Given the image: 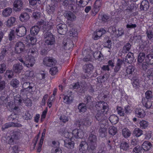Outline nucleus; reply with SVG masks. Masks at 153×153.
I'll return each mask as SVG.
<instances>
[{"label": "nucleus", "mask_w": 153, "mask_h": 153, "mask_svg": "<svg viewBox=\"0 0 153 153\" xmlns=\"http://www.w3.org/2000/svg\"><path fill=\"white\" fill-rule=\"evenodd\" d=\"M118 114L121 116L124 115V112L123 109L121 107H118L117 108Z\"/></svg>", "instance_id": "obj_56"}, {"label": "nucleus", "mask_w": 153, "mask_h": 153, "mask_svg": "<svg viewBox=\"0 0 153 153\" xmlns=\"http://www.w3.org/2000/svg\"><path fill=\"white\" fill-rule=\"evenodd\" d=\"M19 84V81L16 79H13L10 82L11 85L14 88L17 87Z\"/></svg>", "instance_id": "obj_51"}, {"label": "nucleus", "mask_w": 153, "mask_h": 153, "mask_svg": "<svg viewBox=\"0 0 153 153\" xmlns=\"http://www.w3.org/2000/svg\"><path fill=\"white\" fill-rule=\"evenodd\" d=\"M21 136V134L18 132H15L13 133L7 138L8 142L9 144H12Z\"/></svg>", "instance_id": "obj_7"}, {"label": "nucleus", "mask_w": 153, "mask_h": 153, "mask_svg": "<svg viewBox=\"0 0 153 153\" xmlns=\"http://www.w3.org/2000/svg\"><path fill=\"white\" fill-rule=\"evenodd\" d=\"M145 59H146L145 53L143 52L140 53L138 56L137 62L139 64L141 63L144 61Z\"/></svg>", "instance_id": "obj_35"}, {"label": "nucleus", "mask_w": 153, "mask_h": 153, "mask_svg": "<svg viewBox=\"0 0 153 153\" xmlns=\"http://www.w3.org/2000/svg\"><path fill=\"white\" fill-rule=\"evenodd\" d=\"M146 34L147 37L150 39H151L153 37L152 31L151 30H147Z\"/></svg>", "instance_id": "obj_60"}, {"label": "nucleus", "mask_w": 153, "mask_h": 153, "mask_svg": "<svg viewBox=\"0 0 153 153\" xmlns=\"http://www.w3.org/2000/svg\"><path fill=\"white\" fill-rule=\"evenodd\" d=\"M14 99L15 102L17 103H18L19 104H20V103L22 102V100L20 99V95H19L14 97Z\"/></svg>", "instance_id": "obj_62"}, {"label": "nucleus", "mask_w": 153, "mask_h": 153, "mask_svg": "<svg viewBox=\"0 0 153 153\" xmlns=\"http://www.w3.org/2000/svg\"><path fill=\"white\" fill-rule=\"evenodd\" d=\"M45 65L51 67L55 65L57 63L56 61L52 58H47L45 59L43 61Z\"/></svg>", "instance_id": "obj_15"}, {"label": "nucleus", "mask_w": 153, "mask_h": 153, "mask_svg": "<svg viewBox=\"0 0 153 153\" xmlns=\"http://www.w3.org/2000/svg\"><path fill=\"white\" fill-rule=\"evenodd\" d=\"M58 32L61 34H64L67 32L68 29L67 25L63 24H59L57 26Z\"/></svg>", "instance_id": "obj_12"}, {"label": "nucleus", "mask_w": 153, "mask_h": 153, "mask_svg": "<svg viewBox=\"0 0 153 153\" xmlns=\"http://www.w3.org/2000/svg\"><path fill=\"white\" fill-rule=\"evenodd\" d=\"M104 45L105 47L110 48L111 47V42L108 38H106L104 39Z\"/></svg>", "instance_id": "obj_55"}, {"label": "nucleus", "mask_w": 153, "mask_h": 153, "mask_svg": "<svg viewBox=\"0 0 153 153\" xmlns=\"http://www.w3.org/2000/svg\"><path fill=\"white\" fill-rule=\"evenodd\" d=\"M135 68L132 65H130L126 68V73L127 75H132L134 74Z\"/></svg>", "instance_id": "obj_25"}, {"label": "nucleus", "mask_w": 153, "mask_h": 153, "mask_svg": "<svg viewBox=\"0 0 153 153\" xmlns=\"http://www.w3.org/2000/svg\"><path fill=\"white\" fill-rule=\"evenodd\" d=\"M46 76V74L44 72L39 74L37 75V78L38 79L41 80L44 79Z\"/></svg>", "instance_id": "obj_58"}, {"label": "nucleus", "mask_w": 153, "mask_h": 153, "mask_svg": "<svg viewBox=\"0 0 153 153\" xmlns=\"http://www.w3.org/2000/svg\"><path fill=\"white\" fill-rule=\"evenodd\" d=\"M23 2L21 0H16L13 3V9L16 11H20L22 8Z\"/></svg>", "instance_id": "obj_11"}, {"label": "nucleus", "mask_w": 153, "mask_h": 153, "mask_svg": "<svg viewBox=\"0 0 153 153\" xmlns=\"http://www.w3.org/2000/svg\"><path fill=\"white\" fill-rule=\"evenodd\" d=\"M26 28L23 26H19L16 29V32L17 35L19 37L24 36L26 34Z\"/></svg>", "instance_id": "obj_10"}, {"label": "nucleus", "mask_w": 153, "mask_h": 153, "mask_svg": "<svg viewBox=\"0 0 153 153\" xmlns=\"http://www.w3.org/2000/svg\"><path fill=\"white\" fill-rule=\"evenodd\" d=\"M123 63V62L122 60H120L119 59H117L116 65L114 69L115 72H117L119 71Z\"/></svg>", "instance_id": "obj_36"}, {"label": "nucleus", "mask_w": 153, "mask_h": 153, "mask_svg": "<svg viewBox=\"0 0 153 153\" xmlns=\"http://www.w3.org/2000/svg\"><path fill=\"white\" fill-rule=\"evenodd\" d=\"M143 105L147 108H150L152 105V103L151 102L147 100H143Z\"/></svg>", "instance_id": "obj_50"}, {"label": "nucleus", "mask_w": 153, "mask_h": 153, "mask_svg": "<svg viewBox=\"0 0 153 153\" xmlns=\"http://www.w3.org/2000/svg\"><path fill=\"white\" fill-rule=\"evenodd\" d=\"M79 149L80 151H82L83 153L87 149H88V150L91 149L89 148L88 147V143L87 144L86 142L85 141H82L81 142L79 146Z\"/></svg>", "instance_id": "obj_21"}, {"label": "nucleus", "mask_w": 153, "mask_h": 153, "mask_svg": "<svg viewBox=\"0 0 153 153\" xmlns=\"http://www.w3.org/2000/svg\"><path fill=\"white\" fill-rule=\"evenodd\" d=\"M139 124L140 127L141 128L145 129L148 127L149 123L145 120H142L140 122Z\"/></svg>", "instance_id": "obj_46"}, {"label": "nucleus", "mask_w": 153, "mask_h": 153, "mask_svg": "<svg viewBox=\"0 0 153 153\" xmlns=\"http://www.w3.org/2000/svg\"><path fill=\"white\" fill-rule=\"evenodd\" d=\"M94 133L93 132V134H90L87 141L88 147L91 150L95 149L97 146V138Z\"/></svg>", "instance_id": "obj_3"}, {"label": "nucleus", "mask_w": 153, "mask_h": 153, "mask_svg": "<svg viewBox=\"0 0 153 153\" xmlns=\"http://www.w3.org/2000/svg\"><path fill=\"white\" fill-rule=\"evenodd\" d=\"M140 7L142 10H148L149 7V3L148 1L145 0L142 1Z\"/></svg>", "instance_id": "obj_22"}, {"label": "nucleus", "mask_w": 153, "mask_h": 153, "mask_svg": "<svg viewBox=\"0 0 153 153\" xmlns=\"http://www.w3.org/2000/svg\"><path fill=\"white\" fill-rule=\"evenodd\" d=\"M30 18L29 15L26 13H23L21 14L19 16L20 21L22 22H26Z\"/></svg>", "instance_id": "obj_23"}, {"label": "nucleus", "mask_w": 153, "mask_h": 153, "mask_svg": "<svg viewBox=\"0 0 153 153\" xmlns=\"http://www.w3.org/2000/svg\"><path fill=\"white\" fill-rule=\"evenodd\" d=\"M58 72L57 67L56 66L53 67L50 70V73L52 75L56 74Z\"/></svg>", "instance_id": "obj_52"}, {"label": "nucleus", "mask_w": 153, "mask_h": 153, "mask_svg": "<svg viewBox=\"0 0 153 153\" xmlns=\"http://www.w3.org/2000/svg\"><path fill=\"white\" fill-rule=\"evenodd\" d=\"M122 134L125 138H128L130 136L131 132L128 129L124 128L122 131Z\"/></svg>", "instance_id": "obj_40"}, {"label": "nucleus", "mask_w": 153, "mask_h": 153, "mask_svg": "<svg viewBox=\"0 0 153 153\" xmlns=\"http://www.w3.org/2000/svg\"><path fill=\"white\" fill-rule=\"evenodd\" d=\"M45 44L48 45H53L55 42V38L50 32H45L44 35Z\"/></svg>", "instance_id": "obj_4"}, {"label": "nucleus", "mask_w": 153, "mask_h": 153, "mask_svg": "<svg viewBox=\"0 0 153 153\" xmlns=\"http://www.w3.org/2000/svg\"><path fill=\"white\" fill-rule=\"evenodd\" d=\"M101 5L100 1L99 0H97L94 4V11L96 12H97L99 10V7Z\"/></svg>", "instance_id": "obj_43"}, {"label": "nucleus", "mask_w": 153, "mask_h": 153, "mask_svg": "<svg viewBox=\"0 0 153 153\" xmlns=\"http://www.w3.org/2000/svg\"><path fill=\"white\" fill-rule=\"evenodd\" d=\"M55 7L54 5L48 6L47 7V12L49 14H52L55 11Z\"/></svg>", "instance_id": "obj_47"}, {"label": "nucleus", "mask_w": 153, "mask_h": 153, "mask_svg": "<svg viewBox=\"0 0 153 153\" xmlns=\"http://www.w3.org/2000/svg\"><path fill=\"white\" fill-rule=\"evenodd\" d=\"M94 68V66L91 64H86L83 66V71L88 76H89L91 74Z\"/></svg>", "instance_id": "obj_9"}, {"label": "nucleus", "mask_w": 153, "mask_h": 153, "mask_svg": "<svg viewBox=\"0 0 153 153\" xmlns=\"http://www.w3.org/2000/svg\"><path fill=\"white\" fill-rule=\"evenodd\" d=\"M25 49V45L21 42H17L15 46V51L16 53H20L23 52Z\"/></svg>", "instance_id": "obj_14"}, {"label": "nucleus", "mask_w": 153, "mask_h": 153, "mask_svg": "<svg viewBox=\"0 0 153 153\" xmlns=\"http://www.w3.org/2000/svg\"><path fill=\"white\" fill-rule=\"evenodd\" d=\"M145 62L148 65L153 64V55L149 54L146 57Z\"/></svg>", "instance_id": "obj_29"}, {"label": "nucleus", "mask_w": 153, "mask_h": 153, "mask_svg": "<svg viewBox=\"0 0 153 153\" xmlns=\"http://www.w3.org/2000/svg\"><path fill=\"white\" fill-rule=\"evenodd\" d=\"M152 146L151 143L148 141L145 142L142 145V149L145 151H147L150 149Z\"/></svg>", "instance_id": "obj_30"}, {"label": "nucleus", "mask_w": 153, "mask_h": 153, "mask_svg": "<svg viewBox=\"0 0 153 153\" xmlns=\"http://www.w3.org/2000/svg\"><path fill=\"white\" fill-rule=\"evenodd\" d=\"M11 126L21 127L22 126V125L21 124L18 123H11L8 124H5L2 126V128L3 130L5 128H7Z\"/></svg>", "instance_id": "obj_27"}, {"label": "nucleus", "mask_w": 153, "mask_h": 153, "mask_svg": "<svg viewBox=\"0 0 153 153\" xmlns=\"http://www.w3.org/2000/svg\"><path fill=\"white\" fill-rule=\"evenodd\" d=\"M25 58L26 60L24 63V65L28 68L32 67L35 62L34 56L28 55L27 56H26Z\"/></svg>", "instance_id": "obj_6"}, {"label": "nucleus", "mask_w": 153, "mask_h": 153, "mask_svg": "<svg viewBox=\"0 0 153 153\" xmlns=\"http://www.w3.org/2000/svg\"><path fill=\"white\" fill-rule=\"evenodd\" d=\"M124 30L123 29L122 27L119 28L117 30H116L114 35L117 38L121 37L124 35Z\"/></svg>", "instance_id": "obj_31"}, {"label": "nucleus", "mask_w": 153, "mask_h": 153, "mask_svg": "<svg viewBox=\"0 0 153 153\" xmlns=\"http://www.w3.org/2000/svg\"><path fill=\"white\" fill-rule=\"evenodd\" d=\"M16 21V19L13 17L9 18L6 22V25L8 27H10L14 25Z\"/></svg>", "instance_id": "obj_26"}, {"label": "nucleus", "mask_w": 153, "mask_h": 153, "mask_svg": "<svg viewBox=\"0 0 153 153\" xmlns=\"http://www.w3.org/2000/svg\"><path fill=\"white\" fill-rule=\"evenodd\" d=\"M13 75V72L10 70H7L5 74V77H7L9 78H11Z\"/></svg>", "instance_id": "obj_57"}, {"label": "nucleus", "mask_w": 153, "mask_h": 153, "mask_svg": "<svg viewBox=\"0 0 153 153\" xmlns=\"http://www.w3.org/2000/svg\"><path fill=\"white\" fill-rule=\"evenodd\" d=\"M95 107L97 112L95 116L97 120L100 122L102 120L106 122V116L105 115L108 110V105L103 102H97L96 103Z\"/></svg>", "instance_id": "obj_1"}, {"label": "nucleus", "mask_w": 153, "mask_h": 153, "mask_svg": "<svg viewBox=\"0 0 153 153\" xmlns=\"http://www.w3.org/2000/svg\"><path fill=\"white\" fill-rule=\"evenodd\" d=\"M106 127L101 128L99 130L100 135L102 137H105L106 134Z\"/></svg>", "instance_id": "obj_48"}, {"label": "nucleus", "mask_w": 153, "mask_h": 153, "mask_svg": "<svg viewBox=\"0 0 153 153\" xmlns=\"http://www.w3.org/2000/svg\"><path fill=\"white\" fill-rule=\"evenodd\" d=\"M134 59L133 54L131 52H129L126 57L125 61L129 63H131L133 62Z\"/></svg>", "instance_id": "obj_33"}, {"label": "nucleus", "mask_w": 153, "mask_h": 153, "mask_svg": "<svg viewBox=\"0 0 153 153\" xmlns=\"http://www.w3.org/2000/svg\"><path fill=\"white\" fill-rule=\"evenodd\" d=\"M70 35L71 36L77 37V33L76 30L72 29L70 31Z\"/></svg>", "instance_id": "obj_59"}, {"label": "nucleus", "mask_w": 153, "mask_h": 153, "mask_svg": "<svg viewBox=\"0 0 153 153\" xmlns=\"http://www.w3.org/2000/svg\"><path fill=\"white\" fill-rule=\"evenodd\" d=\"M25 79H30L34 77V74L33 71H26L25 73Z\"/></svg>", "instance_id": "obj_39"}, {"label": "nucleus", "mask_w": 153, "mask_h": 153, "mask_svg": "<svg viewBox=\"0 0 153 153\" xmlns=\"http://www.w3.org/2000/svg\"><path fill=\"white\" fill-rule=\"evenodd\" d=\"M117 128L115 127L111 126L109 128V132L111 135H114L117 133Z\"/></svg>", "instance_id": "obj_49"}, {"label": "nucleus", "mask_w": 153, "mask_h": 153, "mask_svg": "<svg viewBox=\"0 0 153 153\" xmlns=\"http://www.w3.org/2000/svg\"><path fill=\"white\" fill-rule=\"evenodd\" d=\"M132 84L135 88H138L139 86V80L136 77H134L132 79Z\"/></svg>", "instance_id": "obj_42"}, {"label": "nucleus", "mask_w": 153, "mask_h": 153, "mask_svg": "<svg viewBox=\"0 0 153 153\" xmlns=\"http://www.w3.org/2000/svg\"><path fill=\"white\" fill-rule=\"evenodd\" d=\"M99 18L102 21L106 22L109 20V17L107 15H104L102 16H100Z\"/></svg>", "instance_id": "obj_64"}, {"label": "nucleus", "mask_w": 153, "mask_h": 153, "mask_svg": "<svg viewBox=\"0 0 153 153\" xmlns=\"http://www.w3.org/2000/svg\"><path fill=\"white\" fill-rule=\"evenodd\" d=\"M92 121L88 118H86L84 119L82 122L77 121L76 122V125L79 127L82 124L86 126H88L91 125Z\"/></svg>", "instance_id": "obj_17"}, {"label": "nucleus", "mask_w": 153, "mask_h": 153, "mask_svg": "<svg viewBox=\"0 0 153 153\" xmlns=\"http://www.w3.org/2000/svg\"><path fill=\"white\" fill-rule=\"evenodd\" d=\"M131 45L129 43H126L123 47V52L124 53H126L130 49Z\"/></svg>", "instance_id": "obj_53"}, {"label": "nucleus", "mask_w": 153, "mask_h": 153, "mask_svg": "<svg viewBox=\"0 0 153 153\" xmlns=\"http://www.w3.org/2000/svg\"><path fill=\"white\" fill-rule=\"evenodd\" d=\"M64 48L66 50H70L73 47V42L69 40L67 42H64Z\"/></svg>", "instance_id": "obj_32"}, {"label": "nucleus", "mask_w": 153, "mask_h": 153, "mask_svg": "<svg viewBox=\"0 0 153 153\" xmlns=\"http://www.w3.org/2000/svg\"><path fill=\"white\" fill-rule=\"evenodd\" d=\"M77 0H72L69 1L68 9L69 10H74L76 9L77 5Z\"/></svg>", "instance_id": "obj_24"}, {"label": "nucleus", "mask_w": 153, "mask_h": 153, "mask_svg": "<svg viewBox=\"0 0 153 153\" xmlns=\"http://www.w3.org/2000/svg\"><path fill=\"white\" fill-rule=\"evenodd\" d=\"M109 120L112 124H115L118 122V118L117 116L114 114L109 117Z\"/></svg>", "instance_id": "obj_37"}, {"label": "nucleus", "mask_w": 153, "mask_h": 153, "mask_svg": "<svg viewBox=\"0 0 153 153\" xmlns=\"http://www.w3.org/2000/svg\"><path fill=\"white\" fill-rule=\"evenodd\" d=\"M63 98V101L65 103L68 104L71 103L73 100V98L71 92H70L68 94L64 96Z\"/></svg>", "instance_id": "obj_20"}, {"label": "nucleus", "mask_w": 153, "mask_h": 153, "mask_svg": "<svg viewBox=\"0 0 153 153\" xmlns=\"http://www.w3.org/2000/svg\"><path fill=\"white\" fill-rule=\"evenodd\" d=\"M135 114L137 117L140 118L143 117L146 115L144 110L140 108H136L135 110Z\"/></svg>", "instance_id": "obj_19"}, {"label": "nucleus", "mask_w": 153, "mask_h": 153, "mask_svg": "<svg viewBox=\"0 0 153 153\" xmlns=\"http://www.w3.org/2000/svg\"><path fill=\"white\" fill-rule=\"evenodd\" d=\"M39 28L38 26H36L32 27L30 30L31 35H37L39 31Z\"/></svg>", "instance_id": "obj_38"}, {"label": "nucleus", "mask_w": 153, "mask_h": 153, "mask_svg": "<svg viewBox=\"0 0 153 153\" xmlns=\"http://www.w3.org/2000/svg\"><path fill=\"white\" fill-rule=\"evenodd\" d=\"M120 146L121 149H123V150L126 151L128 149L129 146L128 143L123 141L121 143Z\"/></svg>", "instance_id": "obj_41"}, {"label": "nucleus", "mask_w": 153, "mask_h": 153, "mask_svg": "<svg viewBox=\"0 0 153 153\" xmlns=\"http://www.w3.org/2000/svg\"><path fill=\"white\" fill-rule=\"evenodd\" d=\"M64 16L67 20L71 22L75 21L76 18V16L72 12L70 11L66 12L64 14Z\"/></svg>", "instance_id": "obj_18"}, {"label": "nucleus", "mask_w": 153, "mask_h": 153, "mask_svg": "<svg viewBox=\"0 0 153 153\" xmlns=\"http://www.w3.org/2000/svg\"><path fill=\"white\" fill-rule=\"evenodd\" d=\"M106 32V30L102 28L100 29L98 31H95L93 35V38L94 40H97Z\"/></svg>", "instance_id": "obj_16"}, {"label": "nucleus", "mask_w": 153, "mask_h": 153, "mask_svg": "<svg viewBox=\"0 0 153 153\" xmlns=\"http://www.w3.org/2000/svg\"><path fill=\"white\" fill-rule=\"evenodd\" d=\"M78 108L80 112H84L86 111V107L85 105L83 103L80 104Z\"/></svg>", "instance_id": "obj_45"}, {"label": "nucleus", "mask_w": 153, "mask_h": 153, "mask_svg": "<svg viewBox=\"0 0 153 153\" xmlns=\"http://www.w3.org/2000/svg\"><path fill=\"white\" fill-rule=\"evenodd\" d=\"M142 148L140 146H137L134 147L132 153H142Z\"/></svg>", "instance_id": "obj_54"}, {"label": "nucleus", "mask_w": 153, "mask_h": 153, "mask_svg": "<svg viewBox=\"0 0 153 153\" xmlns=\"http://www.w3.org/2000/svg\"><path fill=\"white\" fill-rule=\"evenodd\" d=\"M39 24L40 27H42L44 30H48L50 29L52 27L53 24L51 22H46L43 20L39 22Z\"/></svg>", "instance_id": "obj_8"}, {"label": "nucleus", "mask_w": 153, "mask_h": 153, "mask_svg": "<svg viewBox=\"0 0 153 153\" xmlns=\"http://www.w3.org/2000/svg\"><path fill=\"white\" fill-rule=\"evenodd\" d=\"M13 68L15 72L18 73H20L23 68L22 66L19 63L15 64Z\"/></svg>", "instance_id": "obj_34"}, {"label": "nucleus", "mask_w": 153, "mask_h": 153, "mask_svg": "<svg viewBox=\"0 0 153 153\" xmlns=\"http://www.w3.org/2000/svg\"><path fill=\"white\" fill-rule=\"evenodd\" d=\"M7 50L3 48L1 51L0 56V60L3 59L4 57L7 54Z\"/></svg>", "instance_id": "obj_63"}, {"label": "nucleus", "mask_w": 153, "mask_h": 153, "mask_svg": "<svg viewBox=\"0 0 153 153\" xmlns=\"http://www.w3.org/2000/svg\"><path fill=\"white\" fill-rule=\"evenodd\" d=\"M84 135V133L80 129H75L72 131V132H69V137H73L74 136L76 138H82Z\"/></svg>", "instance_id": "obj_5"}, {"label": "nucleus", "mask_w": 153, "mask_h": 153, "mask_svg": "<svg viewBox=\"0 0 153 153\" xmlns=\"http://www.w3.org/2000/svg\"><path fill=\"white\" fill-rule=\"evenodd\" d=\"M34 86V84L33 83L29 82H25L22 85V87L24 90L30 93L33 91V88Z\"/></svg>", "instance_id": "obj_13"}, {"label": "nucleus", "mask_w": 153, "mask_h": 153, "mask_svg": "<svg viewBox=\"0 0 153 153\" xmlns=\"http://www.w3.org/2000/svg\"><path fill=\"white\" fill-rule=\"evenodd\" d=\"M94 57L95 59H102V54L100 52H96L94 53L93 54Z\"/></svg>", "instance_id": "obj_61"}, {"label": "nucleus", "mask_w": 153, "mask_h": 153, "mask_svg": "<svg viewBox=\"0 0 153 153\" xmlns=\"http://www.w3.org/2000/svg\"><path fill=\"white\" fill-rule=\"evenodd\" d=\"M12 12V9L10 8L7 7L5 8L2 11V15L4 17L9 16Z\"/></svg>", "instance_id": "obj_28"}, {"label": "nucleus", "mask_w": 153, "mask_h": 153, "mask_svg": "<svg viewBox=\"0 0 153 153\" xmlns=\"http://www.w3.org/2000/svg\"><path fill=\"white\" fill-rule=\"evenodd\" d=\"M133 133L136 137H139L143 134V131L139 128H136L133 131Z\"/></svg>", "instance_id": "obj_44"}, {"label": "nucleus", "mask_w": 153, "mask_h": 153, "mask_svg": "<svg viewBox=\"0 0 153 153\" xmlns=\"http://www.w3.org/2000/svg\"><path fill=\"white\" fill-rule=\"evenodd\" d=\"M64 136L65 138L64 140L65 147L70 149H73L74 147V142L72 140V137H69V132L65 131L64 133Z\"/></svg>", "instance_id": "obj_2"}]
</instances>
